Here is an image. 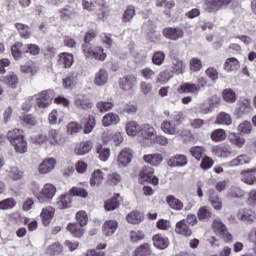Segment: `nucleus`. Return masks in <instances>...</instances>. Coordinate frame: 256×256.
Here are the masks:
<instances>
[{
    "instance_id": "1",
    "label": "nucleus",
    "mask_w": 256,
    "mask_h": 256,
    "mask_svg": "<svg viewBox=\"0 0 256 256\" xmlns=\"http://www.w3.org/2000/svg\"><path fill=\"white\" fill-rule=\"evenodd\" d=\"M41 185L37 182L32 184V193L36 197L39 203H47V201H51L55 197L57 193V187L51 183H47L41 189Z\"/></svg>"
},
{
    "instance_id": "2",
    "label": "nucleus",
    "mask_w": 256,
    "mask_h": 256,
    "mask_svg": "<svg viewBox=\"0 0 256 256\" xmlns=\"http://www.w3.org/2000/svg\"><path fill=\"white\" fill-rule=\"evenodd\" d=\"M82 51L87 59H97L98 61H105L107 59V54H105L101 47L93 49L91 44H83Z\"/></svg>"
},
{
    "instance_id": "3",
    "label": "nucleus",
    "mask_w": 256,
    "mask_h": 256,
    "mask_svg": "<svg viewBox=\"0 0 256 256\" xmlns=\"http://www.w3.org/2000/svg\"><path fill=\"white\" fill-rule=\"evenodd\" d=\"M212 229L218 237L226 241V243H229V241H232L233 236L231 233H229V230H227V226L220 220L215 219L212 223Z\"/></svg>"
},
{
    "instance_id": "4",
    "label": "nucleus",
    "mask_w": 256,
    "mask_h": 256,
    "mask_svg": "<svg viewBox=\"0 0 256 256\" xmlns=\"http://www.w3.org/2000/svg\"><path fill=\"white\" fill-rule=\"evenodd\" d=\"M48 143L53 147H63L67 143V137L62 134L61 130L51 129L48 131Z\"/></svg>"
},
{
    "instance_id": "5",
    "label": "nucleus",
    "mask_w": 256,
    "mask_h": 256,
    "mask_svg": "<svg viewBox=\"0 0 256 256\" xmlns=\"http://www.w3.org/2000/svg\"><path fill=\"white\" fill-rule=\"evenodd\" d=\"M35 97L37 107H39V109H45L51 105L55 94L51 90H45L37 94Z\"/></svg>"
},
{
    "instance_id": "6",
    "label": "nucleus",
    "mask_w": 256,
    "mask_h": 256,
    "mask_svg": "<svg viewBox=\"0 0 256 256\" xmlns=\"http://www.w3.org/2000/svg\"><path fill=\"white\" fill-rule=\"evenodd\" d=\"M231 3V0H206L205 9L208 13H217L221 11L223 7H227Z\"/></svg>"
},
{
    "instance_id": "7",
    "label": "nucleus",
    "mask_w": 256,
    "mask_h": 256,
    "mask_svg": "<svg viewBox=\"0 0 256 256\" xmlns=\"http://www.w3.org/2000/svg\"><path fill=\"white\" fill-rule=\"evenodd\" d=\"M253 111V106H251V99L244 98L237 102V107L235 110L238 117H243V115H249Z\"/></svg>"
},
{
    "instance_id": "8",
    "label": "nucleus",
    "mask_w": 256,
    "mask_h": 256,
    "mask_svg": "<svg viewBox=\"0 0 256 256\" xmlns=\"http://www.w3.org/2000/svg\"><path fill=\"white\" fill-rule=\"evenodd\" d=\"M55 165H57L55 158H47L39 164L38 173H40V175H47V173H51V171L55 169Z\"/></svg>"
},
{
    "instance_id": "9",
    "label": "nucleus",
    "mask_w": 256,
    "mask_h": 256,
    "mask_svg": "<svg viewBox=\"0 0 256 256\" xmlns=\"http://www.w3.org/2000/svg\"><path fill=\"white\" fill-rule=\"evenodd\" d=\"M120 89L123 91H131L137 85V77L135 75H127L119 80Z\"/></svg>"
},
{
    "instance_id": "10",
    "label": "nucleus",
    "mask_w": 256,
    "mask_h": 256,
    "mask_svg": "<svg viewBox=\"0 0 256 256\" xmlns=\"http://www.w3.org/2000/svg\"><path fill=\"white\" fill-rule=\"evenodd\" d=\"M163 35L166 39H171V41H177L178 39H183L185 32L181 28H165L163 30Z\"/></svg>"
},
{
    "instance_id": "11",
    "label": "nucleus",
    "mask_w": 256,
    "mask_h": 256,
    "mask_svg": "<svg viewBox=\"0 0 256 256\" xmlns=\"http://www.w3.org/2000/svg\"><path fill=\"white\" fill-rule=\"evenodd\" d=\"M133 159V151L129 148H124L118 155V165L119 167H127Z\"/></svg>"
},
{
    "instance_id": "12",
    "label": "nucleus",
    "mask_w": 256,
    "mask_h": 256,
    "mask_svg": "<svg viewBox=\"0 0 256 256\" xmlns=\"http://www.w3.org/2000/svg\"><path fill=\"white\" fill-rule=\"evenodd\" d=\"M175 233H177V235H182V237H191V235H193V230L187 225V221L183 219L176 223Z\"/></svg>"
},
{
    "instance_id": "13",
    "label": "nucleus",
    "mask_w": 256,
    "mask_h": 256,
    "mask_svg": "<svg viewBox=\"0 0 256 256\" xmlns=\"http://www.w3.org/2000/svg\"><path fill=\"white\" fill-rule=\"evenodd\" d=\"M237 218L240 221H246L247 223H253L256 219V213L250 208L240 209L237 213Z\"/></svg>"
},
{
    "instance_id": "14",
    "label": "nucleus",
    "mask_w": 256,
    "mask_h": 256,
    "mask_svg": "<svg viewBox=\"0 0 256 256\" xmlns=\"http://www.w3.org/2000/svg\"><path fill=\"white\" fill-rule=\"evenodd\" d=\"M73 63H75V58L73 57V54L67 52L59 54L58 65H60V67H63L64 69H70V67L73 66Z\"/></svg>"
},
{
    "instance_id": "15",
    "label": "nucleus",
    "mask_w": 256,
    "mask_h": 256,
    "mask_svg": "<svg viewBox=\"0 0 256 256\" xmlns=\"http://www.w3.org/2000/svg\"><path fill=\"white\" fill-rule=\"evenodd\" d=\"M160 129L166 135H181V132L177 129V124H173L170 120L162 121Z\"/></svg>"
},
{
    "instance_id": "16",
    "label": "nucleus",
    "mask_w": 256,
    "mask_h": 256,
    "mask_svg": "<svg viewBox=\"0 0 256 256\" xmlns=\"http://www.w3.org/2000/svg\"><path fill=\"white\" fill-rule=\"evenodd\" d=\"M213 153L214 155H218V157L227 159V157H231V155H233V150L231 148V145L222 144L220 146H215L213 148Z\"/></svg>"
},
{
    "instance_id": "17",
    "label": "nucleus",
    "mask_w": 256,
    "mask_h": 256,
    "mask_svg": "<svg viewBox=\"0 0 256 256\" xmlns=\"http://www.w3.org/2000/svg\"><path fill=\"white\" fill-rule=\"evenodd\" d=\"M102 139L104 143H108V141H113L116 146L123 143V135H121V132H104L102 135Z\"/></svg>"
},
{
    "instance_id": "18",
    "label": "nucleus",
    "mask_w": 256,
    "mask_h": 256,
    "mask_svg": "<svg viewBox=\"0 0 256 256\" xmlns=\"http://www.w3.org/2000/svg\"><path fill=\"white\" fill-rule=\"evenodd\" d=\"M53 215H55V208L48 206L46 208H43L40 214L41 220L43 225L47 227L51 224V221L53 219Z\"/></svg>"
},
{
    "instance_id": "19",
    "label": "nucleus",
    "mask_w": 256,
    "mask_h": 256,
    "mask_svg": "<svg viewBox=\"0 0 256 256\" xmlns=\"http://www.w3.org/2000/svg\"><path fill=\"white\" fill-rule=\"evenodd\" d=\"M187 163H188L187 156L183 154H177L169 159L168 166L169 167H185Z\"/></svg>"
},
{
    "instance_id": "20",
    "label": "nucleus",
    "mask_w": 256,
    "mask_h": 256,
    "mask_svg": "<svg viewBox=\"0 0 256 256\" xmlns=\"http://www.w3.org/2000/svg\"><path fill=\"white\" fill-rule=\"evenodd\" d=\"M140 135L143 139H153L157 135V130L151 124H143L140 126Z\"/></svg>"
},
{
    "instance_id": "21",
    "label": "nucleus",
    "mask_w": 256,
    "mask_h": 256,
    "mask_svg": "<svg viewBox=\"0 0 256 256\" xmlns=\"http://www.w3.org/2000/svg\"><path fill=\"white\" fill-rule=\"evenodd\" d=\"M143 160L153 167H159L163 163V155L160 153L148 154L143 156Z\"/></svg>"
},
{
    "instance_id": "22",
    "label": "nucleus",
    "mask_w": 256,
    "mask_h": 256,
    "mask_svg": "<svg viewBox=\"0 0 256 256\" xmlns=\"http://www.w3.org/2000/svg\"><path fill=\"white\" fill-rule=\"evenodd\" d=\"M108 81H109V73H107V70L100 69L98 72H96L94 77V83L98 87H103V85H107Z\"/></svg>"
},
{
    "instance_id": "23",
    "label": "nucleus",
    "mask_w": 256,
    "mask_h": 256,
    "mask_svg": "<svg viewBox=\"0 0 256 256\" xmlns=\"http://www.w3.org/2000/svg\"><path fill=\"white\" fill-rule=\"evenodd\" d=\"M209 203L216 211H221V209L223 208V201L219 197V194H217V192H215L214 190L210 191Z\"/></svg>"
},
{
    "instance_id": "24",
    "label": "nucleus",
    "mask_w": 256,
    "mask_h": 256,
    "mask_svg": "<svg viewBox=\"0 0 256 256\" xmlns=\"http://www.w3.org/2000/svg\"><path fill=\"white\" fill-rule=\"evenodd\" d=\"M228 141L231 143V145H234V147H237L238 149H243L245 146V138L241 137L235 132H231L228 135Z\"/></svg>"
},
{
    "instance_id": "25",
    "label": "nucleus",
    "mask_w": 256,
    "mask_h": 256,
    "mask_svg": "<svg viewBox=\"0 0 256 256\" xmlns=\"http://www.w3.org/2000/svg\"><path fill=\"white\" fill-rule=\"evenodd\" d=\"M72 201L73 198L71 197V194H63L57 199L56 207L59 209H69V207H71Z\"/></svg>"
},
{
    "instance_id": "26",
    "label": "nucleus",
    "mask_w": 256,
    "mask_h": 256,
    "mask_svg": "<svg viewBox=\"0 0 256 256\" xmlns=\"http://www.w3.org/2000/svg\"><path fill=\"white\" fill-rule=\"evenodd\" d=\"M104 177H105V174L103 173V171L99 169L95 170L90 177L91 187H99V185L103 183Z\"/></svg>"
},
{
    "instance_id": "27",
    "label": "nucleus",
    "mask_w": 256,
    "mask_h": 256,
    "mask_svg": "<svg viewBox=\"0 0 256 256\" xmlns=\"http://www.w3.org/2000/svg\"><path fill=\"white\" fill-rule=\"evenodd\" d=\"M153 245L157 249H167L169 247V238L157 234L153 236Z\"/></svg>"
},
{
    "instance_id": "28",
    "label": "nucleus",
    "mask_w": 256,
    "mask_h": 256,
    "mask_svg": "<svg viewBox=\"0 0 256 256\" xmlns=\"http://www.w3.org/2000/svg\"><path fill=\"white\" fill-rule=\"evenodd\" d=\"M248 163H251V158L242 154L228 162V167H239V165H248Z\"/></svg>"
},
{
    "instance_id": "29",
    "label": "nucleus",
    "mask_w": 256,
    "mask_h": 256,
    "mask_svg": "<svg viewBox=\"0 0 256 256\" xmlns=\"http://www.w3.org/2000/svg\"><path fill=\"white\" fill-rule=\"evenodd\" d=\"M91 149H93V144L91 142H81L75 147L74 153L76 155H87V153H89Z\"/></svg>"
},
{
    "instance_id": "30",
    "label": "nucleus",
    "mask_w": 256,
    "mask_h": 256,
    "mask_svg": "<svg viewBox=\"0 0 256 256\" xmlns=\"http://www.w3.org/2000/svg\"><path fill=\"white\" fill-rule=\"evenodd\" d=\"M26 46L23 45V43L21 42H17L15 43L12 47H11V53H12V57L17 61L18 59H21V57H23V53L25 52Z\"/></svg>"
},
{
    "instance_id": "31",
    "label": "nucleus",
    "mask_w": 256,
    "mask_h": 256,
    "mask_svg": "<svg viewBox=\"0 0 256 256\" xmlns=\"http://www.w3.org/2000/svg\"><path fill=\"white\" fill-rule=\"evenodd\" d=\"M178 91L179 93H191L192 95H199V87H197V84L189 82L182 84Z\"/></svg>"
},
{
    "instance_id": "32",
    "label": "nucleus",
    "mask_w": 256,
    "mask_h": 256,
    "mask_svg": "<svg viewBox=\"0 0 256 256\" xmlns=\"http://www.w3.org/2000/svg\"><path fill=\"white\" fill-rule=\"evenodd\" d=\"M0 81L1 83H5V85H9V87H12V89H15L19 83V78L15 73H10L7 76L0 77Z\"/></svg>"
},
{
    "instance_id": "33",
    "label": "nucleus",
    "mask_w": 256,
    "mask_h": 256,
    "mask_svg": "<svg viewBox=\"0 0 256 256\" xmlns=\"http://www.w3.org/2000/svg\"><path fill=\"white\" fill-rule=\"evenodd\" d=\"M117 221L114 220H108L104 223L103 226V234L106 235V237H111L115 231H117Z\"/></svg>"
},
{
    "instance_id": "34",
    "label": "nucleus",
    "mask_w": 256,
    "mask_h": 256,
    "mask_svg": "<svg viewBox=\"0 0 256 256\" xmlns=\"http://www.w3.org/2000/svg\"><path fill=\"white\" fill-rule=\"evenodd\" d=\"M119 121V115L115 113H108L103 117L102 124L104 127H111V125H117Z\"/></svg>"
},
{
    "instance_id": "35",
    "label": "nucleus",
    "mask_w": 256,
    "mask_h": 256,
    "mask_svg": "<svg viewBox=\"0 0 256 256\" xmlns=\"http://www.w3.org/2000/svg\"><path fill=\"white\" fill-rule=\"evenodd\" d=\"M140 132L141 126L136 121H129L126 123V133L130 137H135V135Z\"/></svg>"
},
{
    "instance_id": "36",
    "label": "nucleus",
    "mask_w": 256,
    "mask_h": 256,
    "mask_svg": "<svg viewBox=\"0 0 256 256\" xmlns=\"http://www.w3.org/2000/svg\"><path fill=\"white\" fill-rule=\"evenodd\" d=\"M48 119L50 125H57V123H63V119H65V114L62 111L53 110L49 114Z\"/></svg>"
},
{
    "instance_id": "37",
    "label": "nucleus",
    "mask_w": 256,
    "mask_h": 256,
    "mask_svg": "<svg viewBox=\"0 0 256 256\" xmlns=\"http://www.w3.org/2000/svg\"><path fill=\"white\" fill-rule=\"evenodd\" d=\"M95 3L99 7L96 12L98 19H105V16L107 15V12L109 11V6H107V2L105 0H96Z\"/></svg>"
},
{
    "instance_id": "38",
    "label": "nucleus",
    "mask_w": 256,
    "mask_h": 256,
    "mask_svg": "<svg viewBox=\"0 0 256 256\" xmlns=\"http://www.w3.org/2000/svg\"><path fill=\"white\" fill-rule=\"evenodd\" d=\"M67 230L74 236V237H83L85 234V230L83 226L77 223H70L67 226Z\"/></svg>"
},
{
    "instance_id": "39",
    "label": "nucleus",
    "mask_w": 256,
    "mask_h": 256,
    "mask_svg": "<svg viewBox=\"0 0 256 256\" xmlns=\"http://www.w3.org/2000/svg\"><path fill=\"white\" fill-rule=\"evenodd\" d=\"M171 71L176 75H181L185 73V64L182 62V60H179L178 58H174L171 64Z\"/></svg>"
},
{
    "instance_id": "40",
    "label": "nucleus",
    "mask_w": 256,
    "mask_h": 256,
    "mask_svg": "<svg viewBox=\"0 0 256 256\" xmlns=\"http://www.w3.org/2000/svg\"><path fill=\"white\" fill-rule=\"evenodd\" d=\"M21 73H24L25 75H30L33 77L34 75H37V71H39V68L34 63H27L20 66Z\"/></svg>"
},
{
    "instance_id": "41",
    "label": "nucleus",
    "mask_w": 256,
    "mask_h": 256,
    "mask_svg": "<svg viewBox=\"0 0 256 256\" xmlns=\"http://www.w3.org/2000/svg\"><path fill=\"white\" fill-rule=\"evenodd\" d=\"M241 65L239 64V60L235 57L227 58L224 63V70L231 72V71H237Z\"/></svg>"
},
{
    "instance_id": "42",
    "label": "nucleus",
    "mask_w": 256,
    "mask_h": 256,
    "mask_svg": "<svg viewBox=\"0 0 256 256\" xmlns=\"http://www.w3.org/2000/svg\"><path fill=\"white\" fill-rule=\"evenodd\" d=\"M77 73L72 72L66 76V78L63 79V86L65 89H73L75 85H77Z\"/></svg>"
},
{
    "instance_id": "43",
    "label": "nucleus",
    "mask_w": 256,
    "mask_h": 256,
    "mask_svg": "<svg viewBox=\"0 0 256 256\" xmlns=\"http://www.w3.org/2000/svg\"><path fill=\"white\" fill-rule=\"evenodd\" d=\"M11 145L14 147L16 153H27V141L25 140V137L14 141Z\"/></svg>"
},
{
    "instance_id": "44",
    "label": "nucleus",
    "mask_w": 256,
    "mask_h": 256,
    "mask_svg": "<svg viewBox=\"0 0 256 256\" xmlns=\"http://www.w3.org/2000/svg\"><path fill=\"white\" fill-rule=\"evenodd\" d=\"M164 115L166 117H170V119L176 123V125H181L183 121H185V116L183 115V112H169V110L164 111Z\"/></svg>"
},
{
    "instance_id": "45",
    "label": "nucleus",
    "mask_w": 256,
    "mask_h": 256,
    "mask_svg": "<svg viewBox=\"0 0 256 256\" xmlns=\"http://www.w3.org/2000/svg\"><path fill=\"white\" fill-rule=\"evenodd\" d=\"M126 219L131 225H139V223L143 221V214L141 212L132 211L126 216Z\"/></svg>"
},
{
    "instance_id": "46",
    "label": "nucleus",
    "mask_w": 256,
    "mask_h": 256,
    "mask_svg": "<svg viewBox=\"0 0 256 256\" xmlns=\"http://www.w3.org/2000/svg\"><path fill=\"white\" fill-rule=\"evenodd\" d=\"M173 79V74L169 72L168 70L160 72L156 77V83L159 85H165L166 83H169Z\"/></svg>"
},
{
    "instance_id": "47",
    "label": "nucleus",
    "mask_w": 256,
    "mask_h": 256,
    "mask_svg": "<svg viewBox=\"0 0 256 256\" xmlns=\"http://www.w3.org/2000/svg\"><path fill=\"white\" fill-rule=\"evenodd\" d=\"M60 253H63V245L59 242H54L51 245H49L46 249L47 255H60Z\"/></svg>"
},
{
    "instance_id": "48",
    "label": "nucleus",
    "mask_w": 256,
    "mask_h": 256,
    "mask_svg": "<svg viewBox=\"0 0 256 256\" xmlns=\"http://www.w3.org/2000/svg\"><path fill=\"white\" fill-rule=\"evenodd\" d=\"M241 181L246 185H255L256 177L255 175L251 174V171H249V169L244 170L241 172Z\"/></svg>"
},
{
    "instance_id": "49",
    "label": "nucleus",
    "mask_w": 256,
    "mask_h": 256,
    "mask_svg": "<svg viewBox=\"0 0 256 256\" xmlns=\"http://www.w3.org/2000/svg\"><path fill=\"white\" fill-rule=\"evenodd\" d=\"M166 202L168 203L169 207L175 211H181V209H183V202H181V200L177 199L175 196H168L166 198Z\"/></svg>"
},
{
    "instance_id": "50",
    "label": "nucleus",
    "mask_w": 256,
    "mask_h": 256,
    "mask_svg": "<svg viewBox=\"0 0 256 256\" xmlns=\"http://www.w3.org/2000/svg\"><path fill=\"white\" fill-rule=\"evenodd\" d=\"M227 195H228L229 199H243V196L245 195V190H243L237 186H234L228 190Z\"/></svg>"
},
{
    "instance_id": "51",
    "label": "nucleus",
    "mask_w": 256,
    "mask_h": 256,
    "mask_svg": "<svg viewBox=\"0 0 256 256\" xmlns=\"http://www.w3.org/2000/svg\"><path fill=\"white\" fill-rule=\"evenodd\" d=\"M23 137V130L21 129H14L7 133V139L11 144L19 141V139H23Z\"/></svg>"
},
{
    "instance_id": "52",
    "label": "nucleus",
    "mask_w": 256,
    "mask_h": 256,
    "mask_svg": "<svg viewBox=\"0 0 256 256\" xmlns=\"http://www.w3.org/2000/svg\"><path fill=\"white\" fill-rule=\"evenodd\" d=\"M60 18L63 19V21H68V19H73L75 15H77V12H75V9L72 7H66L59 11Z\"/></svg>"
},
{
    "instance_id": "53",
    "label": "nucleus",
    "mask_w": 256,
    "mask_h": 256,
    "mask_svg": "<svg viewBox=\"0 0 256 256\" xmlns=\"http://www.w3.org/2000/svg\"><path fill=\"white\" fill-rule=\"evenodd\" d=\"M134 256H151V246L144 243L135 249Z\"/></svg>"
},
{
    "instance_id": "54",
    "label": "nucleus",
    "mask_w": 256,
    "mask_h": 256,
    "mask_svg": "<svg viewBox=\"0 0 256 256\" xmlns=\"http://www.w3.org/2000/svg\"><path fill=\"white\" fill-rule=\"evenodd\" d=\"M129 239L132 243H139L145 239V232L141 230H131L129 232Z\"/></svg>"
},
{
    "instance_id": "55",
    "label": "nucleus",
    "mask_w": 256,
    "mask_h": 256,
    "mask_svg": "<svg viewBox=\"0 0 256 256\" xmlns=\"http://www.w3.org/2000/svg\"><path fill=\"white\" fill-rule=\"evenodd\" d=\"M74 104L78 109H91L93 104L85 97H78L75 99Z\"/></svg>"
},
{
    "instance_id": "56",
    "label": "nucleus",
    "mask_w": 256,
    "mask_h": 256,
    "mask_svg": "<svg viewBox=\"0 0 256 256\" xmlns=\"http://www.w3.org/2000/svg\"><path fill=\"white\" fill-rule=\"evenodd\" d=\"M197 215L199 221H209L211 219V209L207 206H202L199 208Z\"/></svg>"
},
{
    "instance_id": "57",
    "label": "nucleus",
    "mask_w": 256,
    "mask_h": 256,
    "mask_svg": "<svg viewBox=\"0 0 256 256\" xmlns=\"http://www.w3.org/2000/svg\"><path fill=\"white\" fill-rule=\"evenodd\" d=\"M216 123L218 125H231L233 120L231 119V115L225 112H221L216 119Z\"/></svg>"
},
{
    "instance_id": "58",
    "label": "nucleus",
    "mask_w": 256,
    "mask_h": 256,
    "mask_svg": "<svg viewBox=\"0 0 256 256\" xmlns=\"http://www.w3.org/2000/svg\"><path fill=\"white\" fill-rule=\"evenodd\" d=\"M211 139H212V141L219 143V142L225 141V139H227V134L225 133V130H223V129H216L212 132Z\"/></svg>"
},
{
    "instance_id": "59",
    "label": "nucleus",
    "mask_w": 256,
    "mask_h": 256,
    "mask_svg": "<svg viewBox=\"0 0 256 256\" xmlns=\"http://www.w3.org/2000/svg\"><path fill=\"white\" fill-rule=\"evenodd\" d=\"M16 29L19 31L20 36L24 39H29L31 37V28L25 24L16 23Z\"/></svg>"
},
{
    "instance_id": "60",
    "label": "nucleus",
    "mask_w": 256,
    "mask_h": 256,
    "mask_svg": "<svg viewBox=\"0 0 256 256\" xmlns=\"http://www.w3.org/2000/svg\"><path fill=\"white\" fill-rule=\"evenodd\" d=\"M120 195L116 194L112 199L108 200L104 207L106 209V211H115V209H117V207H119V199Z\"/></svg>"
},
{
    "instance_id": "61",
    "label": "nucleus",
    "mask_w": 256,
    "mask_h": 256,
    "mask_svg": "<svg viewBox=\"0 0 256 256\" xmlns=\"http://www.w3.org/2000/svg\"><path fill=\"white\" fill-rule=\"evenodd\" d=\"M135 6L129 5L126 10L124 11L123 14V22L124 23H129L131 20L135 17Z\"/></svg>"
},
{
    "instance_id": "62",
    "label": "nucleus",
    "mask_w": 256,
    "mask_h": 256,
    "mask_svg": "<svg viewBox=\"0 0 256 256\" xmlns=\"http://www.w3.org/2000/svg\"><path fill=\"white\" fill-rule=\"evenodd\" d=\"M190 71L197 73L203 68V63L199 58H191L189 61Z\"/></svg>"
},
{
    "instance_id": "63",
    "label": "nucleus",
    "mask_w": 256,
    "mask_h": 256,
    "mask_svg": "<svg viewBox=\"0 0 256 256\" xmlns=\"http://www.w3.org/2000/svg\"><path fill=\"white\" fill-rule=\"evenodd\" d=\"M223 99L226 103H235L237 101V94L231 89H225L223 91Z\"/></svg>"
},
{
    "instance_id": "64",
    "label": "nucleus",
    "mask_w": 256,
    "mask_h": 256,
    "mask_svg": "<svg viewBox=\"0 0 256 256\" xmlns=\"http://www.w3.org/2000/svg\"><path fill=\"white\" fill-rule=\"evenodd\" d=\"M108 185H119L121 183V174L117 172H112L107 175Z\"/></svg>"
}]
</instances>
